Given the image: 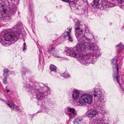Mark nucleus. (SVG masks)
Segmentation results:
<instances>
[{
    "mask_svg": "<svg viewBox=\"0 0 124 124\" xmlns=\"http://www.w3.org/2000/svg\"><path fill=\"white\" fill-rule=\"evenodd\" d=\"M23 26L22 24L17 23L14 28V33H7L5 34L3 39H0V42L4 46H8L9 44H7L6 42L16 41L19 38V36L21 34V29Z\"/></svg>",
    "mask_w": 124,
    "mask_h": 124,
    "instance_id": "f257e3e1",
    "label": "nucleus"
},
{
    "mask_svg": "<svg viewBox=\"0 0 124 124\" xmlns=\"http://www.w3.org/2000/svg\"><path fill=\"white\" fill-rule=\"evenodd\" d=\"M97 90H96V91H97ZM95 91H96V90Z\"/></svg>",
    "mask_w": 124,
    "mask_h": 124,
    "instance_id": "58836bf2",
    "label": "nucleus"
},
{
    "mask_svg": "<svg viewBox=\"0 0 124 124\" xmlns=\"http://www.w3.org/2000/svg\"><path fill=\"white\" fill-rule=\"evenodd\" d=\"M74 29L75 31V34L78 39V37L81 36V38H83L82 36H84L85 35L83 34V30L82 28L81 27V26L80 25L79 23H75Z\"/></svg>",
    "mask_w": 124,
    "mask_h": 124,
    "instance_id": "39448f33",
    "label": "nucleus"
},
{
    "mask_svg": "<svg viewBox=\"0 0 124 124\" xmlns=\"http://www.w3.org/2000/svg\"><path fill=\"white\" fill-rule=\"evenodd\" d=\"M6 90L7 93H8L9 92V89H6Z\"/></svg>",
    "mask_w": 124,
    "mask_h": 124,
    "instance_id": "473e14b6",
    "label": "nucleus"
},
{
    "mask_svg": "<svg viewBox=\"0 0 124 124\" xmlns=\"http://www.w3.org/2000/svg\"><path fill=\"white\" fill-rule=\"evenodd\" d=\"M7 78L6 77H4V78L3 80V83L4 84H7Z\"/></svg>",
    "mask_w": 124,
    "mask_h": 124,
    "instance_id": "c85d7f7f",
    "label": "nucleus"
},
{
    "mask_svg": "<svg viewBox=\"0 0 124 124\" xmlns=\"http://www.w3.org/2000/svg\"><path fill=\"white\" fill-rule=\"evenodd\" d=\"M15 12L14 11L13 8H12L10 9L8 13V17H10L12 15H14Z\"/></svg>",
    "mask_w": 124,
    "mask_h": 124,
    "instance_id": "5701e85b",
    "label": "nucleus"
},
{
    "mask_svg": "<svg viewBox=\"0 0 124 124\" xmlns=\"http://www.w3.org/2000/svg\"><path fill=\"white\" fill-rule=\"evenodd\" d=\"M79 58L80 62L82 64H86L90 62V53L89 54H87L86 55L80 54V56Z\"/></svg>",
    "mask_w": 124,
    "mask_h": 124,
    "instance_id": "6e6552de",
    "label": "nucleus"
},
{
    "mask_svg": "<svg viewBox=\"0 0 124 124\" xmlns=\"http://www.w3.org/2000/svg\"><path fill=\"white\" fill-rule=\"evenodd\" d=\"M39 91L38 90L37 91V93L36 94L37 97V98H38L39 101L43 99L44 97L43 95H44V93L41 92L39 93Z\"/></svg>",
    "mask_w": 124,
    "mask_h": 124,
    "instance_id": "f3484780",
    "label": "nucleus"
},
{
    "mask_svg": "<svg viewBox=\"0 0 124 124\" xmlns=\"http://www.w3.org/2000/svg\"><path fill=\"white\" fill-rule=\"evenodd\" d=\"M99 112H100L101 113H102L101 112L100 110H99Z\"/></svg>",
    "mask_w": 124,
    "mask_h": 124,
    "instance_id": "c9c22d12",
    "label": "nucleus"
},
{
    "mask_svg": "<svg viewBox=\"0 0 124 124\" xmlns=\"http://www.w3.org/2000/svg\"><path fill=\"white\" fill-rule=\"evenodd\" d=\"M4 5L1 4L0 5V17H3L5 16L6 10L4 9Z\"/></svg>",
    "mask_w": 124,
    "mask_h": 124,
    "instance_id": "4468645a",
    "label": "nucleus"
},
{
    "mask_svg": "<svg viewBox=\"0 0 124 124\" xmlns=\"http://www.w3.org/2000/svg\"><path fill=\"white\" fill-rule=\"evenodd\" d=\"M88 49H90V51L91 53H90V59L91 60L90 61V63L94 64L96 61V58L98 56L99 50L98 46L96 45L93 46L91 45L88 47Z\"/></svg>",
    "mask_w": 124,
    "mask_h": 124,
    "instance_id": "7ed1b4c3",
    "label": "nucleus"
},
{
    "mask_svg": "<svg viewBox=\"0 0 124 124\" xmlns=\"http://www.w3.org/2000/svg\"><path fill=\"white\" fill-rule=\"evenodd\" d=\"M93 94L94 97H98V100L97 101L96 104L100 107H102L104 103V101L103 100L100 99L102 95V92L101 91L98 89L97 91H95L94 92Z\"/></svg>",
    "mask_w": 124,
    "mask_h": 124,
    "instance_id": "423d86ee",
    "label": "nucleus"
},
{
    "mask_svg": "<svg viewBox=\"0 0 124 124\" xmlns=\"http://www.w3.org/2000/svg\"><path fill=\"white\" fill-rule=\"evenodd\" d=\"M9 70L7 69H5L4 70V71L5 73H8V72H9Z\"/></svg>",
    "mask_w": 124,
    "mask_h": 124,
    "instance_id": "7c9ffc66",
    "label": "nucleus"
},
{
    "mask_svg": "<svg viewBox=\"0 0 124 124\" xmlns=\"http://www.w3.org/2000/svg\"><path fill=\"white\" fill-rule=\"evenodd\" d=\"M79 92L76 91H74L73 93L72 97L74 99L76 100L79 98Z\"/></svg>",
    "mask_w": 124,
    "mask_h": 124,
    "instance_id": "a211bd4d",
    "label": "nucleus"
},
{
    "mask_svg": "<svg viewBox=\"0 0 124 124\" xmlns=\"http://www.w3.org/2000/svg\"><path fill=\"white\" fill-rule=\"evenodd\" d=\"M54 47H51L50 48V49H49L48 51L50 53H51L52 51H54Z\"/></svg>",
    "mask_w": 124,
    "mask_h": 124,
    "instance_id": "cd10ccee",
    "label": "nucleus"
},
{
    "mask_svg": "<svg viewBox=\"0 0 124 124\" xmlns=\"http://www.w3.org/2000/svg\"><path fill=\"white\" fill-rule=\"evenodd\" d=\"M117 57L113 58L112 61V63L114 65L117 62Z\"/></svg>",
    "mask_w": 124,
    "mask_h": 124,
    "instance_id": "a878e982",
    "label": "nucleus"
},
{
    "mask_svg": "<svg viewBox=\"0 0 124 124\" xmlns=\"http://www.w3.org/2000/svg\"><path fill=\"white\" fill-rule=\"evenodd\" d=\"M50 68L52 71H55L56 70V67L54 65H51L50 66Z\"/></svg>",
    "mask_w": 124,
    "mask_h": 124,
    "instance_id": "b1692460",
    "label": "nucleus"
},
{
    "mask_svg": "<svg viewBox=\"0 0 124 124\" xmlns=\"http://www.w3.org/2000/svg\"><path fill=\"white\" fill-rule=\"evenodd\" d=\"M75 50L74 49V48L73 49H72L71 48H68L65 52V53L67 56L70 55L73 57H79L80 54L76 50L75 51Z\"/></svg>",
    "mask_w": 124,
    "mask_h": 124,
    "instance_id": "0eeeda50",
    "label": "nucleus"
},
{
    "mask_svg": "<svg viewBox=\"0 0 124 124\" xmlns=\"http://www.w3.org/2000/svg\"><path fill=\"white\" fill-rule=\"evenodd\" d=\"M8 73H4L3 74V76L4 77H6L7 78V77L8 76Z\"/></svg>",
    "mask_w": 124,
    "mask_h": 124,
    "instance_id": "c756f323",
    "label": "nucleus"
},
{
    "mask_svg": "<svg viewBox=\"0 0 124 124\" xmlns=\"http://www.w3.org/2000/svg\"><path fill=\"white\" fill-rule=\"evenodd\" d=\"M71 31V30L70 29V27L68 28L67 29L65 30V31L64 34V38H65L68 36L69 38V40L72 42L73 41V39L70 34Z\"/></svg>",
    "mask_w": 124,
    "mask_h": 124,
    "instance_id": "9d476101",
    "label": "nucleus"
},
{
    "mask_svg": "<svg viewBox=\"0 0 124 124\" xmlns=\"http://www.w3.org/2000/svg\"><path fill=\"white\" fill-rule=\"evenodd\" d=\"M82 118L80 116H78L74 120V124H80L81 122Z\"/></svg>",
    "mask_w": 124,
    "mask_h": 124,
    "instance_id": "aec40b11",
    "label": "nucleus"
},
{
    "mask_svg": "<svg viewBox=\"0 0 124 124\" xmlns=\"http://www.w3.org/2000/svg\"><path fill=\"white\" fill-rule=\"evenodd\" d=\"M24 86L27 88H29V90L30 92H31V93H33L34 92L35 90L34 89L35 87H33L32 86H30L29 84H25Z\"/></svg>",
    "mask_w": 124,
    "mask_h": 124,
    "instance_id": "6ab92c4d",
    "label": "nucleus"
},
{
    "mask_svg": "<svg viewBox=\"0 0 124 124\" xmlns=\"http://www.w3.org/2000/svg\"><path fill=\"white\" fill-rule=\"evenodd\" d=\"M92 124H109L108 122L102 119L99 118L97 120L93 119L92 121Z\"/></svg>",
    "mask_w": 124,
    "mask_h": 124,
    "instance_id": "ddd939ff",
    "label": "nucleus"
},
{
    "mask_svg": "<svg viewBox=\"0 0 124 124\" xmlns=\"http://www.w3.org/2000/svg\"><path fill=\"white\" fill-rule=\"evenodd\" d=\"M23 41L24 42H25V40L24 39H23Z\"/></svg>",
    "mask_w": 124,
    "mask_h": 124,
    "instance_id": "e433bc0d",
    "label": "nucleus"
},
{
    "mask_svg": "<svg viewBox=\"0 0 124 124\" xmlns=\"http://www.w3.org/2000/svg\"><path fill=\"white\" fill-rule=\"evenodd\" d=\"M23 45H24V46H26V43H24V44H23Z\"/></svg>",
    "mask_w": 124,
    "mask_h": 124,
    "instance_id": "72a5a7b5",
    "label": "nucleus"
},
{
    "mask_svg": "<svg viewBox=\"0 0 124 124\" xmlns=\"http://www.w3.org/2000/svg\"><path fill=\"white\" fill-rule=\"evenodd\" d=\"M97 114V111L95 110H93L88 113V116L90 118H92L95 116Z\"/></svg>",
    "mask_w": 124,
    "mask_h": 124,
    "instance_id": "dca6fc26",
    "label": "nucleus"
},
{
    "mask_svg": "<svg viewBox=\"0 0 124 124\" xmlns=\"http://www.w3.org/2000/svg\"><path fill=\"white\" fill-rule=\"evenodd\" d=\"M100 0H94L93 2L92 3V6L94 7H96L99 4Z\"/></svg>",
    "mask_w": 124,
    "mask_h": 124,
    "instance_id": "4be33fe9",
    "label": "nucleus"
},
{
    "mask_svg": "<svg viewBox=\"0 0 124 124\" xmlns=\"http://www.w3.org/2000/svg\"><path fill=\"white\" fill-rule=\"evenodd\" d=\"M77 0H75V1H77Z\"/></svg>",
    "mask_w": 124,
    "mask_h": 124,
    "instance_id": "4c0bfd02",
    "label": "nucleus"
},
{
    "mask_svg": "<svg viewBox=\"0 0 124 124\" xmlns=\"http://www.w3.org/2000/svg\"><path fill=\"white\" fill-rule=\"evenodd\" d=\"M82 36L83 38H81L79 40L80 43H78L76 45V46L74 47V49H76L78 53L83 51L85 47L90 51V49H88V47L91 45L93 46L95 45L93 44L89 43L88 42L90 41V39L87 38L85 36Z\"/></svg>",
    "mask_w": 124,
    "mask_h": 124,
    "instance_id": "f03ea898",
    "label": "nucleus"
},
{
    "mask_svg": "<svg viewBox=\"0 0 124 124\" xmlns=\"http://www.w3.org/2000/svg\"><path fill=\"white\" fill-rule=\"evenodd\" d=\"M7 105L10 107L11 109L16 110L19 109V108L17 107L14 104L13 102L11 101H7Z\"/></svg>",
    "mask_w": 124,
    "mask_h": 124,
    "instance_id": "f8f14e48",
    "label": "nucleus"
},
{
    "mask_svg": "<svg viewBox=\"0 0 124 124\" xmlns=\"http://www.w3.org/2000/svg\"><path fill=\"white\" fill-rule=\"evenodd\" d=\"M115 66L116 69L114 68V70L115 73H114L113 77L116 79L117 82L119 83L120 76L118 73L119 70L118 65L117 64H116L115 65Z\"/></svg>",
    "mask_w": 124,
    "mask_h": 124,
    "instance_id": "9b49d317",
    "label": "nucleus"
},
{
    "mask_svg": "<svg viewBox=\"0 0 124 124\" xmlns=\"http://www.w3.org/2000/svg\"><path fill=\"white\" fill-rule=\"evenodd\" d=\"M55 56V57H56L57 58H60V57L59 56Z\"/></svg>",
    "mask_w": 124,
    "mask_h": 124,
    "instance_id": "f704fd0d",
    "label": "nucleus"
},
{
    "mask_svg": "<svg viewBox=\"0 0 124 124\" xmlns=\"http://www.w3.org/2000/svg\"><path fill=\"white\" fill-rule=\"evenodd\" d=\"M70 8L73 9H75L76 8V5L75 3L73 1H70L69 3Z\"/></svg>",
    "mask_w": 124,
    "mask_h": 124,
    "instance_id": "412c9836",
    "label": "nucleus"
},
{
    "mask_svg": "<svg viewBox=\"0 0 124 124\" xmlns=\"http://www.w3.org/2000/svg\"><path fill=\"white\" fill-rule=\"evenodd\" d=\"M116 47L117 48L116 53L117 54H119L122 52V49L124 48V45H123L122 42H121L119 47V46L117 45L116 46Z\"/></svg>",
    "mask_w": 124,
    "mask_h": 124,
    "instance_id": "2eb2a0df",
    "label": "nucleus"
},
{
    "mask_svg": "<svg viewBox=\"0 0 124 124\" xmlns=\"http://www.w3.org/2000/svg\"><path fill=\"white\" fill-rule=\"evenodd\" d=\"M120 4L122 6H124V0H118Z\"/></svg>",
    "mask_w": 124,
    "mask_h": 124,
    "instance_id": "bb28decb",
    "label": "nucleus"
},
{
    "mask_svg": "<svg viewBox=\"0 0 124 124\" xmlns=\"http://www.w3.org/2000/svg\"><path fill=\"white\" fill-rule=\"evenodd\" d=\"M66 114L69 116L70 119L73 118L77 115L75 109L74 108H68L67 110Z\"/></svg>",
    "mask_w": 124,
    "mask_h": 124,
    "instance_id": "1a4fd4ad",
    "label": "nucleus"
},
{
    "mask_svg": "<svg viewBox=\"0 0 124 124\" xmlns=\"http://www.w3.org/2000/svg\"><path fill=\"white\" fill-rule=\"evenodd\" d=\"M25 47H26L25 46H23V51H24L25 50H26V49L25 48Z\"/></svg>",
    "mask_w": 124,
    "mask_h": 124,
    "instance_id": "2f4dec72",
    "label": "nucleus"
},
{
    "mask_svg": "<svg viewBox=\"0 0 124 124\" xmlns=\"http://www.w3.org/2000/svg\"><path fill=\"white\" fill-rule=\"evenodd\" d=\"M92 101V96L88 94H82L79 100V103L82 105H85L86 104H90Z\"/></svg>",
    "mask_w": 124,
    "mask_h": 124,
    "instance_id": "20e7f679",
    "label": "nucleus"
},
{
    "mask_svg": "<svg viewBox=\"0 0 124 124\" xmlns=\"http://www.w3.org/2000/svg\"><path fill=\"white\" fill-rule=\"evenodd\" d=\"M62 76L65 78H68L69 77V75L67 72H65L63 73Z\"/></svg>",
    "mask_w": 124,
    "mask_h": 124,
    "instance_id": "393cba45",
    "label": "nucleus"
}]
</instances>
